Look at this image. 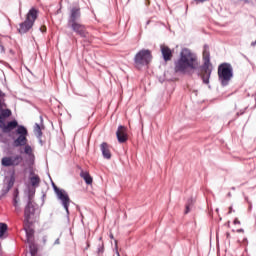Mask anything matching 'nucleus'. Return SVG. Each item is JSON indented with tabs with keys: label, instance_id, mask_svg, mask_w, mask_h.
Returning <instances> with one entry per match:
<instances>
[{
	"label": "nucleus",
	"instance_id": "f03ea898",
	"mask_svg": "<svg viewBox=\"0 0 256 256\" xmlns=\"http://www.w3.org/2000/svg\"><path fill=\"white\" fill-rule=\"evenodd\" d=\"M17 135H19L13 142L14 147H24L23 150L20 149L19 153L27 155L29 163L32 165L35 163V154L33 153V147L31 145L27 144V135H29V132L27 131V128L23 125L18 126L16 129Z\"/></svg>",
	"mask_w": 256,
	"mask_h": 256
},
{
	"label": "nucleus",
	"instance_id": "b1692460",
	"mask_svg": "<svg viewBox=\"0 0 256 256\" xmlns=\"http://www.w3.org/2000/svg\"><path fill=\"white\" fill-rule=\"evenodd\" d=\"M36 135L37 137H42L43 132H41V126L39 124H36Z\"/></svg>",
	"mask_w": 256,
	"mask_h": 256
},
{
	"label": "nucleus",
	"instance_id": "39448f33",
	"mask_svg": "<svg viewBox=\"0 0 256 256\" xmlns=\"http://www.w3.org/2000/svg\"><path fill=\"white\" fill-rule=\"evenodd\" d=\"M151 63V51L140 50L134 57V65L136 69H142Z\"/></svg>",
	"mask_w": 256,
	"mask_h": 256
},
{
	"label": "nucleus",
	"instance_id": "ddd939ff",
	"mask_svg": "<svg viewBox=\"0 0 256 256\" xmlns=\"http://www.w3.org/2000/svg\"><path fill=\"white\" fill-rule=\"evenodd\" d=\"M160 51L164 61H171L173 59V51L170 50L169 46L161 45Z\"/></svg>",
	"mask_w": 256,
	"mask_h": 256
},
{
	"label": "nucleus",
	"instance_id": "0eeeda50",
	"mask_svg": "<svg viewBox=\"0 0 256 256\" xmlns=\"http://www.w3.org/2000/svg\"><path fill=\"white\" fill-rule=\"evenodd\" d=\"M23 162V156H6L1 159L2 167H17Z\"/></svg>",
	"mask_w": 256,
	"mask_h": 256
},
{
	"label": "nucleus",
	"instance_id": "f257e3e1",
	"mask_svg": "<svg viewBox=\"0 0 256 256\" xmlns=\"http://www.w3.org/2000/svg\"><path fill=\"white\" fill-rule=\"evenodd\" d=\"M197 69L204 85H209L211 73H213V65L211 64V54L209 53V46L205 45L203 50V65L199 67V60L197 55L191 52L188 48H183L180 52L179 58L174 62L175 73L182 75H193Z\"/></svg>",
	"mask_w": 256,
	"mask_h": 256
},
{
	"label": "nucleus",
	"instance_id": "f3484780",
	"mask_svg": "<svg viewBox=\"0 0 256 256\" xmlns=\"http://www.w3.org/2000/svg\"><path fill=\"white\" fill-rule=\"evenodd\" d=\"M80 177L84 179L86 185H91L93 183V178L89 175V172L82 171L80 173Z\"/></svg>",
	"mask_w": 256,
	"mask_h": 256
},
{
	"label": "nucleus",
	"instance_id": "7ed1b4c3",
	"mask_svg": "<svg viewBox=\"0 0 256 256\" xmlns=\"http://www.w3.org/2000/svg\"><path fill=\"white\" fill-rule=\"evenodd\" d=\"M218 79L222 87H227L233 79V67L229 63H223L218 67Z\"/></svg>",
	"mask_w": 256,
	"mask_h": 256
},
{
	"label": "nucleus",
	"instance_id": "2f4dec72",
	"mask_svg": "<svg viewBox=\"0 0 256 256\" xmlns=\"http://www.w3.org/2000/svg\"><path fill=\"white\" fill-rule=\"evenodd\" d=\"M116 255H117V256H121V254H119V251H116Z\"/></svg>",
	"mask_w": 256,
	"mask_h": 256
},
{
	"label": "nucleus",
	"instance_id": "423d86ee",
	"mask_svg": "<svg viewBox=\"0 0 256 256\" xmlns=\"http://www.w3.org/2000/svg\"><path fill=\"white\" fill-rule=\"evenodd\" d=\"M54 192L57 196V199L60 201L61 205L64 207L67 215H69V205H71V198H69V194L67 191L63 189H59L55 183L52 184Z\"/></svg>",
	"mask_w": 256,
	"mask_h": 256
},
{
	"label": "nucleus",
	"instance_id": "c9c22d12",
	"mask_svg": "<svg viewBox=\"0 0 256 256\" xmlns=\"http://www.w3.org/2000/svg\"><path fill=\"white\" fill-rule=\"evenodd\" d=\"M110 238L113 239V234L110 235Z\"/></svg>",
	"mask_w": 256,
	"mask_h": 256
},
{
	"label": "nucleus",
	"instance_id": "e433bc0d",
	"mask_svg": "<svg viewBox=\"0 0 256 256\" xmlns=\"http://www.w3.org/2000/svg\"><path fill=\"white\" fill-rule=\"evenodd\" d=\"M226 235H227V237H229V235H230V234H229V233H227Z\"/></svg>",
	"mask_w": 256,
	"mask_h": 256
},
{
	"label": "nucleus",
	"instance_id": "aec40b11",
	"mask_svg": "<svg viewBox=\"0 0 256 256\" xmlns=\"http://www.w3.org/2000/svg\"><path fill=\"white\" fill-rule=\"evenodd\" d=\"M37 188L33 186H28V201H33V197H35V191Z\"/></svg>",
	"mask_w": 256,
	"mask_h": 256
},
{
	"label": "nucleus",
	"instance_id": "dca6fc26",
	"mask_svg": "<svg viewBox=\"0 0 256 256\" xmlns=\"http://www.w3.org/2000/svg\"><path fill=\"white\" fill-rule=\"evenodd\" d=\"M100 150L104 159H111V151L109 150V144H107V142H103L100 145Z\"/></svg>",
	"mask_w": 256,
	"mask_h": 256
},
{
	"label": "nucleus",
	"instance_id": "72a5a7b5",
	"mask_svg": "<svg viewBox=\"0 0 256 256\" xmlns=\"http://www.w3.org/2000/svg\"><path fill=\"white\" fill-rule=\"evenodd\" d=\"M228 197H231V192L228 193Z\"/></svg>",
	"mask_w": 256,
	"mask_h": 256
},
{
	"label": "nucleus",
	"instance_id": "c756f323",
	"mask_svg": "<svg viewBox=\"0 0 256 256\" xmlns=\"http://www.w3.org/2000/svg\"><path fill=\"white\" fill-rule=\"evenodd\" d=\"M60 241H59V238H57L54 242V245H59Z\"/></svg>",
	"mask_w": 256,
	"mask_h": 256
},
{
	"label": "nucleus",
	"instance_id": "a878e982",
	"mask_svg": "<svg viewBox=\"0 0 256 256\" xmlns=\"http://www.w3.org/2000/svg\"><path fill=\"white\" fill-rule=\"evenodd\" d=\"M234 225H241V221H239V219L235 218Z\"/></svg>",
	"mask_w": 256,
	"mask_h": 256
},
{
	"label": "nucleus",
	"instance_id": "f8f14e48",
	"mask_svg": "<svg viewBox=\"0 0 256 256\" xmlns=\"http://www.w3.org/2000/svg\"><path fill=\"white\" fill-rule=\"evenodd\" d=\"M116 137L119 143H125L128 139L127 128L125 126L120 125L116 131Z\"/></svg>",
	"mask_w": 256,
	"mask_h": 256
},
{
	"label": "nucleus",
	"instance_id": "20e7f679",
	"mask_svg": "<svg viewBox=\"0 0 256 256\" xmlns=\"http://www.w3.org/2000/svg\"><path fill=\"white\" fill-rule=\"evenodd\" d=\"M39 12L35 8H31L26 15V20L20 24V28L18 29L21 35L27 33L29 29L33 27L35 21L37 20V15Z\"/></svg>",
	"mask_w": 256,
	"mask_h": 256
},
{
	"label": "nucleus",
	"instance_id": "c85d7f7f",
	"mask_svg": "<svg viewBox=\"0 0 256 256\" xmlns=\"http://www.w3.org/2000/svg\"><path fill=\"white\" fill-rule=\"evenodd\" d=\"M98 253H103V245H100V246L98 247Z\"/></svg>",
	"mask_w": 256,
	"mask_h": 256
},
{
	"label": "nucleus",
	"instance_id": "4c0bfd02",
	"mask_svg": "<svg viewBox=\"0 0 256 256\" xmlns=\"http://www.w3.org/2000/svg\"><path fill=\"white\" fill-rule=\"evenodd\" d=\"M45 241H47V239H46V238H44V242H45Z\"/></svg>",
	"mask_w": 256,
	"mask_h": 256
},
{
	"label": "nucleus",
	"instance_id": "412c9836",
	"mask_svg": "<svg viewBox=\"0 0 256 256\" xmlns=\"http://www.w3.org/2000/svg\"><path fill=\"white\" fill-rule=\"evenodd\" d=\"M31 256L37 255V245L35 242H28Z\"/></svg>",
	"mask_w": 256,
	"mask_h": 256
},
{
	"label": "nucleus",
	"instance_id": "a211bd4d",
	"mask_svg": "<svg viewBox=\"0 0 256 256\" xmlns=\"http://www.w3.org/2000/svg\"><path fill=\"white\" fill-rule=\"evenodd\" d=\"M8 226L6 223H0V239L5 238V234L7 233Z\"/></svg>",
	"mask_w": 256,
	"mask_h": 256
},
{
	"label": "nucleus",
	"instance_id": "9b49d317",
	"mask_svg": "<svg viewBox=\"0 0 256 256\" xmlns=\"http://www.w3.org/2000/svg\"><path fill=\"white\" fill-rule=\"evenodd\" d=\"M33 215H35V206L33 205V201L30 200L24 208V222L29 223Z\"/></svg>",
	"mask_w": 256,
	"mask_h": 256
},
{
	"label": "nucleus",
	"instance_id": "4468645a",
	"mask_svg": "<svg viewBox=\"0 0 256 256\" xmlns=\"http://www.w3.org/2000/svg\"><path fill=\"white\" fill-rule=\"evenodd\" d=\"M29 183L30 187H34L37 189V187L41 185V178L39 177V175L35 174L34 172H31L29 176Z\"/></svg>",
	"mask_w": 256,
	"mask_h": 256
},
{
	"label": "nucleus",
	"instance_id": "6ab92c4d",
	"mask_svg": "<svg viewBox=\"0 0 256 256\" xmlns=\"http://www.w3.org/2000/svg\"><path fill=\"white\" fill-rule=\"evenodd\" d=\"M1 114H0V118L1 119H7V117H11V111L9 109H5V108H2L0 110Z\"/></svg>",
	"mask_w": 256,
	"mask_h": 256
},
{
	"label": "nucleus",
	"instance_id": "7c9ffc66",
	"mask_svg": "<svg viewBox=\"0 0 256 256\" xmlns=\"http://www.w3.org/2000/svg\"><path fill=\"white\" fill-rule=\"evenodd\" d=\"M245 230H243L242 228L241 229H238L237 230V233H244Z\"/></svg>",
	"mask_w": 256,
	"mask_h": 256
},
{
	"label": "nucleus",
	"instance_id": "393cba45",
	"mask_svg": "<svg viewBox=\"0 0 256 256\" xmlns=\"http://www.w3.org/2000/svg\"><path fill=\"white\" fill-rule=\"evenodd\" d=\"M14 207L16 213H21V206L19 204H14Z\"/></svg>",
	"mask_w": 256,
	"mask_h": 256
},
{
	"label": "nucleus",
	"instance_id": "4be33fe9",
	"mask_svg": "<svg viewBox=\"0 0 256 256\" xmlns=\"http://www.w3.org/2000/svg\"><path fill=\"white\" fill-rule=\"evenodd\" d=\"M27 243L33 242V230L25 229Z\"/></svg>",
	"mask_w": 256,
	"mask_h": 256
},
{
	"label": "nucleus",
	"instance_id": "6e6552de",
	"mask_svg": "<svg viewBox=\"0 0 256 256\" xmlns=\"http://www.w3.org/2000/svg\"><path fill=\"white\" fill-rule=\"evenodd\" d=\"M81 20V8L79 6H73L70 8V14L68 17V24L79 23Z\"/></svg>",
	"mask_w": 256,
	"mask_h": 256
},
{
	"label": "nucleus",
	"instance_id": "9d476101",
	"mask_svg": "<svg viewBox=\"0 0 256 256\" xmlns=\"http://www.w3.org/2000/svg\"><path fill=\"white\" fill-rule=\"evenodd\" d=\"M68 27H71L72 31L80 37H87V30L85 29V25L81 24V22H72L68 24Z\"/></svg>",
	"mask_w": 256,
	"mask_h": 256
},
{
	"label": "nucleus",
	"instance_id": "1a4fd4ad",
	"mask_svg": "<svg viewBox=\"0 0 256 256\" xmlns=\"http://www.w3.org/2000/svg\"><path fill=\"white\" fill-rule=\"evenodd\" d=\"M19 123L17 122V120H12L10 122L7 123V125H5V120L3 118H0V129H3L4 133H11V131H13V129H19Z\"/></svg>",
	"mask_w": 256,
	"mask_h": 256
},
{
	"label": "nucleus",
	"instance_id": "473e14b6",
	"mask_svg": "<svg viewBox=\"0 0 256 256\" xmlns=\"http://www.w3.org/2000/svg\"><path fill=\"white\" fill-rule=\"evenodd\" d=\"M2 95H3V92H1V90H0V97H2Z\"/></svg>",
	"mask_w": 256,
	"mask_h": 256
},
{
	"label": "nucleus",
	"instance_id": "5701e85b",
	"mask_svg": "<svg viewBox=\"0 0 256 256\" xmlns=\"http://www.w3.org/2000/svg\"><path fill=\"white\" fill-rule=\"evenodd\" d=\"M13 205H19V190L18 189L14 190Z\"/></svg>",
	"mask_w": 256,
	"mask_h": 256
},
{
	"label": "nucleus",
	"instance_id": "bb28decb",
	"mask_svg": "<svg viewBox=\"0 0 256 256\" xmlns=\"http://www.w3.org/2000/svg\"><path fill=\"white\" fill-rule=\"evenodd\" d=\"M235 210H233V206L229 207V211H228V215H231V213H233Z\"/></svg>",
	"mask_w": 256,
	"mask_h": 256
},
{
	"label": "nucleus",
	"instance_id": "cd10ccee",
	"mask_svg": "<svg viewBox=\"0 0 256 256\" xmlns=\"http://www.w3.org/2000/svg\"><path fill=\"white\" fill-rule=\"evenodd\" d=\"M191 202H188V204L186 205V210H185V213H189L190 209H189V205H190Z\"/></svg>",
	"mask_w": 256,
	"mask_h": 256
},
{
	"label": "nucleus",
	"instance_id": "2eb2a0df",
	"mask_svg": "<svg viewBox=\"0 0 256 256\" xmlns=\"http://www.w3.org/2000/svg\"><path fill=\"white\" fill-rule=\"evenodd\" d=\"M13 185H15V178L11 177L8 181L7 184L4 185V187L2 188V194L0 195V199L2 197H5L6 194L9 193V191H11V188L13 187Z\"/></svg>",
	"mask_w": 256,
	"mask_h": 256
},
{
	"label": "nucleus",
	"instance_id": "f704fd0d",
	"mask_svg": "<svg viewBox=\"0 0 256 256\" xmlns=\"http://www.w3.org/2000/svg\"><path fill=\"white\" fill-rule=\"evenodd\" d=\"M244 2H245V3H249V1H248V0H244Z\"/></svg>",
	"mask_w": 256,
	"mask_h": 256
}]
</instances>
